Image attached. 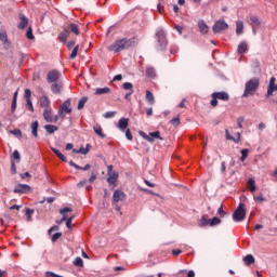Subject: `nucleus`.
Returning a JSON list of instances; mask_svg holds the SVG:
<instances>
[{"mask_svg": "<svg viewBox=\"0 0 277 277\" xmlns=\"http://www.w3.org/2000/svg\"><path fill=\"white\" fill-rule=\"evenodd\" d=\"M237 52L239 53V55H243V53H248V43L246 41L240 42L237 48Z\"/></svg>", "mask_w": 277, "mask_h": 277, "instance_id": "nucleus-22", "label": "nucleus"}, {"mask_svg": "<svg viewBox=\"0 0 277 277\" xmlns=\"http://www.w3.org/2000/svg\"><path fill=\"white\" fill-rule=\"evenodd\" d=\"M38 127H39L38 121L32 122L30 126L31 134L34 135V137H38Z\"/></svg>", "mask_w": 277, "mask_h": 277, "instance_id": "nucleus-28", "label": "nucleus"}, {"mask_svg": "<svg viewBox=\"0 0 277 277\" xmlns=\"http://www.w3.org/2000/svg\"><path fill=\"white\" fill-rule=\"evenodd\" d=\"M26 38H27L28 40H34V38H36V37L34 36V30H31V27H29V28L27 29V31H26Z\"/></svg>", "mask_w": 277, "mask_h": 277, "instance_id": "nucleus-44", "label": "nucleus"}, {"mask_svg": "<svg viewBox=\"0 0 277 277\" xmlns=\"http://www.w3.org/2000/svg\"><path fill=\"white\" fill-rule=\"evenodd\" d=\"M40 107L43 109H51V100L49 96L43 95L39 98Z\"/></svg>", "mask_w": 277, "mask_h": 277, "instance_id": "nucleus-14", "label": "nucleus"}, {"mask_svg": "<svg viewBox=\"0 0 277 277\" xmlns=\"http://www.w3.org/2000/svg\"><path fill=\"white\" fill-rule=\"evenodd\" d=\"M247 187L249 192H251V194H254V192H256V182L254 181V179L250 177L248 180Z\"/></svg>", "mask_w": 277, "mask_h": 277, "instance_id": "nucleus-21", "label": "nucleus"}, {"mask_svg": "<svg viewBox=\"0 0 277 277\" xmlns=\"http://www.w3.org/2000/svg\"><path fill=\"white\" fill-rule=\"evenodd\" d=\"M226 29H228V24L224 21H217L212 27L214 34H222Z\"/></svg>", "mask_w": 277, "mask_h": 277, "instance_id": "nucleus-10", "label": "nucleus"}, {"mask_svg": "<svg viewBox=\"0 0 277 277\" xmlns=\"http://www.w3.org/2000/svg\"><path fill=\"white\" fill-rule=\"evenodd\" d=\"M107 170H108L107 183H109V185H116V183H118V172L114 171V164H109L107 167Z\"/></svg>", "mask_w": 277, "mask_h": 277, "instance_id": "nucleus-9", "label": "nucleus"}, {"mask_svg": "<svg viewBox=\"0 0 277 277\" xmlns=\"http://www.w3.org/2000/svg\"><path fill=\"white\" fill-rule=\"evenodd\" d=\"M133 47H137V38H121L113 42L108 47V51H110V53H120L127 51V49H132Z\"/></svg>", "mask_w": 277, "mask_h": 277, "instance_id": "nucleus-1", "label": "nucleus"}, {"mask_svg": "<svg viewBox=\"0 0 277 277\" xmlns=\"http://www.w3.org/2000/svg\"><path fill=\"white\" fill-rule=\"evenodd\" d=\"M138 133L143 140H146V142H150L151 144L155 142V140H160L163 142V137H161V132L159 131L150 132L149 134H146L144 131H140Z\"/></svg>", "mask_w": 277, "mask_h": 277, "instance_id": "nucleus-6", "label": "nucleus"}, {"mask_svg": "<svg viewBox=\"0 0 277 277\" xmlns=\"http://www.w3.org/2000/svg\"><path fill=\"white\" fill-rule=\"evenodd\" d=\"M26 108L28 109V111L34 113V103L31 102V100H26Z\"/></svg>", "mask_w": 277, "mask_h": 277, "instance_id": "nucleus-46", "label": "nucleus"}, {"mask_svg": "<svg viewBox=\"0 0 277 277\" xmlns=\"http://www.w3.org/2000/svg\"><path fill=\"white\" fill-rule=\"evenodd\" d=\"M123 90H133V83L131 82H124L123 85H122Z\"/></svg>", "mask_w": 277, "mask_h": 277, "instance_id": "nucleus-49", "label": "nucleus"}, {"mask_svg": "<svg viewBox=\"0 0 277 277\" xmlns=\"http://www.w3.org/2000/svg\"><path fill=\"white\" fill-rule=\"evenodd\" d=\"M19 24H18V29H25L29 25V18L25 16V14H19Z\"/></svg>", "mask_w": 277, "mask_h": 277, "instance_id": "nucleus-17", "label": "nucleus"}, {"mask_svg": "<svg viewBox=\"0 0 277 277\" xmlns=\"http://www.w3.org/2000/svg\"><path fill=\"white\" fill-rule=\"evenodd\" d=\"M34 212H35L34 209H30V208L26 209V213L25 214H26L28 221L31 220V214Z\"/></svg>", "mask_w": 277, "mask_h": 277, "instance_id": "nucleus-53", "label": "nucleus"}, {"mask_svg": "<svg viewBox=\"0 0 277 277\" xmlns=\"http://www.w3.org/2000/svg\"><path fill=\"white\" fill-rule=\"evenodd\" d=\"M0 40L3 44H10V40H8V31H5V29L0 31Z\"/></svg>", "mask_w": 277, "mask_h": 277, "instance_id": "nucleus-26", "label": "nucleus"}, {"mask_svg": "<svg viewBox=\"0 0 277 277\" xmlns=\"http://www.w3.org/2000/svg\"><path fill=\"white\" fill-rule=\"evenodd\" d=\"M217 215H220L221 217H224V215H226V211H224V206H221L217 209Z\"/></svg>", "mask_w": 277, "mask_h": 277, "instance_id": "nucleus-52", "label": "nucleus"}, {"mask_svg": "<svg viewBox=\"0 0 277 277\" xmlns=\"http://www.w3.org/2000/svg\"><path fill=\"white\" fill-rule=\"evenodd\" d=\"M10 133L15 135V137H23V132L19 129L11 130Z\"/></svg>", "mask_w": 277, "mask_h": 277, "instance_id": "nucleus-43", "label": "nucleus"}, {"mask_svg": "<svg viewBox=\"0 0 277 277\" xmlns=\"http://www.w3.org/2000/svg\"><path fill=\"white\" fill-rule=\"evenodd\" d=\"M171 124H173V127H179L181 124V119L179 117L173 118Z\"/></svg>", "mask_w": 277, "mask_h": 277, "instance_id": "nucleus-51", "label": "nucleus"}, {"mask_svg": "<svg viewBox=\"0 0 277 277\" xmlns=\"http://www.w3.org/2000/svg\"><path fill=\"white\" fill-rule=\"evenodd\" d=\"M129 127V119L121 118L119 119L117 123V129H120V131H124Z\"/></svg>", "mask_w": 277, "mask_h": 277, "instance_id": "nucleus-19", "label": "nucleus"}, {"mask_svg": "<svg viewBox=\"0 0 277 277\" xmlns=\"http://www.w3.org/2000/svg\"><path fill=\"white\" fill-rule=\"evenodd\" d=\"M156 39L158 42L156 45L157 51H166V49H168V40L166 39V31L158 30L156 32Z\"/></svg>", "mask_w": 277, "mask_h": 277, "instance_id": "nucleus-4", "label": "nucleus"}, {"mask_svg": "<svg viewBox=\"0 0 277 277\" xmlns=\"http://www.w3.org/2000/svg\"><path fill=\"white\" fill-rule=\"evenodd\" d=\"M78 153H80V155H88V153H90V148L80 147Z\"/></svg>", "mask_w": 277, "mask_h": 277, "instance_id": "nucleus-56", "label": "nucleus"}, {"mask_svg": "<svg viewBox=\"0 0 277 277\" xmlns=\"http://www.w3.org/2000/svg\"><path fill=\"white\" fill-rule=\"evenodd\" d=\"M116 116V111H107L104 115V118H114Z\"/></svg>", "mask_w": 277, "mask_h": 277, "instance_id": "nucleus-60", "label": "nucleus"}, {"mask_svg": "<svg viewBox=\"0 0 277 277\" xmlns=\"http://www.w3.org/2000/svg\"><path fill=\"white\" fill-rule=\"evenodd\" d=\"M146 75H147V77H149L150 79H154V77H155V70H147V71H146Z\"/></svg>", "mask_w": 277, "mask_h": 277, "instance_id": "nucleus-61", "label": "nucleus"}, {"mask_svg": "<svg viewBox=\"0 0 277 277\" xmlns=\"http://www.w3.org/2000/svg\"><path fill=\"white\" fill-rule=\"evenodd\" d=\"M249 23L253 29V34H256V29L254 27H261V19L256 16H251Z\"/></svg>", "mask_w": 277, "mask_h": 277, "instance_id": "nucleus-16", "label": "nucleus"}, {"mask_svg": "<svg viewBox=\"0 0 277 277\" xmlns=\"http://www.w3.org/2000/svg\"><path fill=\"white\" fill-rule=\"evenodd\" d=\"M44 130L47 131V133H49V135H52V133H55V131H60V128L54 124H45Z\"/></svg>", "mask_w": 277, "mask_h": 277, "instance_id": "nucleus-25", "label": "nucleus"}, {"mask_svg": "<svg viewBox=\"0 0 277 277\" xmlns=\"http://www.w3.org/2000/svg\"><path fill=\"white\" fill-rule=\"evenodd\" d=\"M198 27L200 34H209V26H207V23H205V21H199Z\"/></svg>", "mask_w": 277, "mask_h": 277, "instance_id": "nucleus-24", "label": "nucleus"}, {"mask_svg": "<svg viewBox=\"0 0 277 277\" xmlns=\"http://www.w3.org/2000/svg\"><path fill=\"white\" fill-rule=\"evenodd\" d=\"M72 220H75V216H70V217H67L65 221H66V226L67 228H72Z\"/></svg>", "mask_w": 277, "mask_h": 277, "instance_id": "nucleus-48", "label": "nucleus"}, {"mask_svg": "<svg viewBox=\"0 0 277 277\" xmlns=\"http://www.w3.org/2000/svg\"><path fill=\"white\" fill-rule=\"evenodd\" d=\"M66 114H72V108L70 107V98L66 100L58 109V118H66Z\"/></svg>", "mask_w": 277, "mask_h": 277, "instance_id": "nucleus-7", "label": "nucleus"}, {"mask_svg": "<svg viewBox=\"0 0 277 277\" xmlns=\"http://www.w3.org/2000/svg\"><path fill=\"white\" fill-rule=\"evenodd\" d=\"M234 222H243L246 220V205L239 203L237 209L233 213Z\"/></svg>", "mask_w": 277, "mask_h": 277, "instance_id": "nucleus-5", "label": "nucleus"}, {"mask_svg": "<svg viewBox=\"0 0 277 277\" xmlns=\"http://www.w3.org/2000/svg\"><path fill=\"white\" fill-rule=\"evenodd\" d=\"M96 176H97L96 172H95V171H92L91 176H90V179L88 180L89 183H94V181H96Z\"/></svg>", "mask_w": 277, "mask_h": 277, "instance_id": "nucleus-55", "label": "nucleus"}, {"mask_svg": "<svg viewBox=\"0 0 277 277\" xmlns=\"http://www.w3.org/2000/svg\"><path fill=\"white\" fill-rule=\"evenodd\" d=\"M126 137L129 140V142H133V134L131 133V130H126Z\"/></svg>", "mask_w": 277, "mask_h": 277, "instance_id": "nucleus-50", "label": "nucleus"}, {"mask_svg": "<svg viewBox=\"0 0 277 277\" xmlns=\"http://www.w3.org/2000/svg\"><path fill=\"white\" fill-rule=\"evenodd\" d=\"M88 103V97H82L78 103V109H83L85 107V104Z\"/></svg>", "mask_w": 277, "mask_h": 277, "instance_id": "nucleus-41", "label": "nucleus"}, {"mask_svg": "<svg viewBox=\"0 0 277 277\" xmlns=\"http://www.w3.org/2000/svg\"><path fill=\"white\" fill-rule=\"evenodd\" d=\"M255 202L259 201V202H265V197H263V194L256 196V197H253Z\"/></svg>", "mask_w": 277, "mask_h": 277, "instance_id": "nucleus-58", "label": "nucleus"}, {"mask_svg": "<svg viewBox=\"0 0 277 277\" xmlns=\"http://www.w3.org/2000/svg\"><path fill=\"white\" fill-rule=\"evenodd\" d=\"M43 118L45 122H57L60 120V115L53 116V108H44Z\"/></svg>", "mask_w": 277, "mask_h": 277, "instance_id": "nucleus-8", "label": "nucleus"}, {"mask_svg": "<svg viewBox=\"0 0 277 277\" xmlns=\"http://www.w3.org/2000/svg\"><path fill=\"white\" fill-rule=\"evenodd\" d=\"M174 29H176V31L180 34V36H181V34H183V26L175 25Z\"/></svg>", "mask_w": 277, "mask_h": 277, "instance_id": "nucleus-63", "label": "nucleus"}, {"mask_svg": "<svg viewBox=\"0 0 277 277\" xmlns=\"http://www.w3.org/2000/svg\"><path fill=\"white\" fill-rule=\"evenodd\" d=\"M69 166H71V168H75L76 170H82L84 172L90 170V168H92L91 164H85L84 167H80L79 164L75 163V161L72 160L69 161Z\"/></svg>", "mask_w": 277, "mask_h": 277, "instance_id": "nucleus-23", "label": "nucleus"}, {"mask_svg": "<svg viewBox=\"0 0 277 277\" xmlns=\"http://www.w3.org/2000/svg\"><path fill=\"white\" fill-rule=\"evenodd\" d=\"M236 34L237 36H241V34H243V22L238 21L236 23Z\"/></svg>", "mask_w": 277, "mask_h": 277, "instance_id": "nucleus-31", "label": "nucleus"}, {"mask_svg": "<svg viewBox=\"0 0 277 277\" xmlns=\"http://www.w3.org/2000/svg\"><path fill=\"white\" fill-rule=\"evenodd\" d=\"M12 159H14V161H21V153H18V150H14Z\"/></svg>", "mask_w": 277, "mask_h": 277, "instance_id": "nucleus-47", "label": "nucleus"}, {"mask_svg": "<svg viewBox=\"0 0 277 277\" xmlns=\"http://www.w3.org/2000/svg\"><path fill=\"white\" fill-rule=\"evenodd\" d=\"M199 226H211V219H207L206 215L201 216Z\"/></svg>", "mask_w": 277, "mask_h": 277, "instance_id": "nucleus-29", "label": "nucleus"}, {"mask_svg": "<svg viewBox=\"0 0 277 277\" xmlns=\"http://www.w3.org/2000/svg\"><path fill=\"white\" fill-rule=\"evenodd\" d=\"M47 79H48V83H56L60 79V71L57 70L49 71Z\"/></svg>", "mask_w": 277, "mask_h": 277, "instance_id": "nucleus-13", "label": "nucleus"}, {"mask_svg": "<svg viewBox=\"0 0 277 277\" xmlns=\"http://www.w3.org/2000/svg\"><path fill=\"white\" fill-rule=\"evenodd\" d=\"M237 124L239 129H243V117H239L237 119Z\"/></svg>", "mask_w": 277, "mask_h": 277, "instance_id": "nucleus-59", "label": "nucleus"}, {"mask_svg": "<svg viewBox=\"0 0 277 277\" xmlns=\"http://www.w3.org/2000/svg\"><path fill=\"white\" fill-rule=\"evenodd\" d=\"M18 98V92H15L13 95V101H12V105H11V111L12 114H14V111H16V101Z\"/></svg>", "mask_w": 277, "mask_h": 277, "instance_id": "nucleus-34", "label": "nucleus"}, {"mask_svg": "<svg viewBox=\"0 0 277 277\" xmlns=\"http://www.w3.org/2000/svg\"><path fill=\"white\" fill-rule=\"evenodd\" d=\"M274 92H277V84H268L267 94L266 96H272Z\"/></svg>", "mask_w": 277, "mask_h": 277, "instance_id": "nucleus-35", "label": "nucleus"}, {"mask_svg": "<svg viewBox=\"0 0 277 277\" xmlns=\"http://www.w3.org/2000/svg\"><path fill=\"white\" fill-rule=\"evenodd\" d=\"M25 98L26 101H31V90L25 89Z\"/></svg>", "mask_w": 277, "mask_h": 277, "instance_id": "nucleus-54", "label": "nucleus"}, {"mask_svg": "<svg viewBox=\"0 0 277 277\" xmlns=\"http://www.w3.org/2000/svg\"><path fill=\"white\" fill-rule=\"evenodd\" d=\"M123 200H127V194L120 189L115 190L113 195V202H122Z\"/></svg>", "mask_w": 277, "mask_h": 277, "instance_id": "nucleus-12", "label": "nucleus"}, {"mask_svg": "<svg viewBox=\"0 0 277 277\" xmlns=\"http://www.w3.org/2000/svg\"><path fill=\"white\" fill-rule=\"evenodd\" d=\"M225 133H226V140H233V142H237V143H239L240 140H241V134H240V133L237 134L238 140H235V137H233V136L228 133V130H225Z\"/></svg>", "mask_w": 277, "mask_h": 277, "instance_id": "nucleus-37", "label": "nucleus"}, {"mask_svg": "<svg viewBox=\"0 0 277 277\" xmlns=\"http://www.w3.org/2000/svg\"><path fill=\"white\" fill-rule=\"evenodd\" d=\"M88 183V180H82L77 184V187H85V184Z\"/></svg>", "mask_w": 277, "mask_h": 277, "instance_id": "nucleus-62", "label": "nucleus"}, {"mask_svg": "<svg viewBox=\"0 0 277 277\" xmlns=\"http://www.w3.org/2000/svg\"><path fill=\"white\" fill-rule=\"evenodd\" d=\"M260 83L261 82L256 77L248 80L245 84V92L242 96H245V98H248V96H254V94H256V91L259 90Z\"/></svg>", "mask_w": 277, "mask_h": 277, "instance_id": "nucleus-2", "label": "nucleus"}, {"mask_svg": "<svg viewBox=\"0 0 277 277\" xmlns=\"http://www.w3.org/2000/svg\"><path fill=\"white\" fill-rule=\"evenodd\" d=\"M52 151L56 155V157H58V159H61V161H64L66 163V161H68V159H66V156H64V154H62V151H60L56 148H52Z\"/></svg>", "mask_w": 277, "mask_h": 277, "instance_id": "nucleus-32", "label": "nucleus"}, {"mask_svg": "<svg viewBox=\"0 0 277 277\" xmlns=\"http://www.w3.org/2000/svg\"><path fill=\"white\" fill-rule=\"evenodd\" d=\"M72 211L71 208L65 207L63 209L60 210L61 215H63V217L60 221H56V224H62L64 222H66V220H68V215H66V213H70Z\"/></svg>", "mask_w": 277, "mask_h": 277, "instance_id": "nucleus-15", "label": "nucleus"}, {"mask_svg": "<svg viewBox=\"0 0 277 277\" xmlns=\"http://www.w3.org/2000/svg\"><path fill=\"white\" fill-rule=\"evenodd\" d=\"M109 92H111V89H109V87L106 88H97L95 91L96 95H101V94H109Z\"/></svg>", "mask_w": 277, "mask_h": 277, "instance_id": "nucleus-30", "label": "nucleus"}, {"mask_svg": "<svg viewBox=\"0 0 277 277\" xmlns=\"http://www.w3.org/2000/svg\"><path fill=\"white\" fill-rule=\"evenodd\" d=\"M211 97L212 100L210 105L212 107H217V101H223L224 103H228V101H230V97L226 91L214 92L212 93Z\"/></svg>", "mask_w": 277, "mask_h": 277, "instance_id": "nucleus-3", "label": "nucleus"}, {"mask_svg": "<svg viewBox=\"0 0 277 277\" xmlns=\"http://www.w3.org/2000/svg\"><path fill=\"white\" fill-rule=\"evenodd\" d=\"M79 53V45H76L74 48V50L71 51V54H70V60H75V57H77V54Z\"/></svg>", "mask_w": 277, "mask_h": 277, "instance_id": "nucleus-45", "label": "nucleus"}, {"mask_svg": "<svg viewBox=\"0 0 277 277\" xmlns=\"http://www.w3.org/2000/svg\"><path fill=\"white\" fill-rule=\"evenodd\" d=\"M243 261L247 265H252V263H254V256L252 254H248L243 258Z\"/></svg>", "mask_w": 277, "mask_h": 277, "instance_id": "nucleus-38", "label": "nucleus"}, {"mask_svg": "<svg viewBox=\"0 0 277 277\" xmlns=\"http://www.w3.org/2000/svg\"><path fill=\"white\" fill-rule=\"evenodd\" d=\"M217 224H222V220H220V217L214 216L213 219H210V226H217Z\"/></svg>", "mask_w": 277, "mask_h": 277, "instance_id": "nucleus-39", "label": "nucleus"}, {"mask_svg": "<svg viewBox=\"0 0 277 277\" xmlns=\"http://www.w3.org/2000/svg\"><path fill=\"white\" fill-rule=\"evenodd\" d=\"M93 131L96 133V135H100V137L105 138V134L103 133V128H101V126H94Z\"/></svg>", "mask_w": 277, "mask_h": 277, "instance_id": "nucleus-33", "label": "nucleus"}, {"mask_svg": "<svg viewBox=\"0 0 277 277\" xmlns=\"http://www.w3.org/2000/svg\"><path fill=\"white\" fill-rule=\"evenodd\" d=\"M145 98H146L147 103H149L150 105L155 104V95L153 94V92L146 91Z\"/></svg>", "mask_w": 277, "mask_h": 277, "instance_id": "nucleus-27", "label": "nucleus"}, {"mask_svg": "<svg viewBox=\"0 0 277 277\" xmlns=\"http://www.w3.org/2000/svg\"><path fill=\"white\" fill-rule=\"evenodd\" d=\"M13 192L14 194H31V186L27 184H17Z\"/></svg>", "mask_w": 277, "mask_h": 277, "instance_id": "nucleus-11", "label": "nucleus"}, {"mask_svg": "<svg viewBox=\"0 0 277 277\" xmlns=\"http://www.w3.org/2000/svg\"><path fill=\"white\" fill-rule=\"evenodd\" d=\"M51 90H52V92H53L54 94H60V92L62 91V89L60 88V84H57V83H53V84L51 85Z\"/></svg>", "mask_w": 277, "mask_h": 277, "instance_id": "nucleus-40", "label": "nucleus"}, {"mask_svg": "<svg viewBox=\"0 0 277 277\" xmlns=\"http://www.w3.org/2000/svg\"><path fill=\"white\" fill-rule=\"evenodd\" d=\"M68 29V34H75V36H79V25L71 23L65 27Z\"/></svg>", "mask_w": 277, "mask_h": 277, "instance_id": "nucleus-18", "label": "nucleus"}, {"mask_svg": "<svg viewBox=\"0 0 277 277\" xmlns=\"http://www.w3.org/2000/svg\"><path fill=\"white\" fill-rule=\"evenodd\" d=\"M74 265L76 267H83V259L81 258H76L75 261H74Z\"/></svg>", "mask_w": 277, "mask_h": 277, "instance_id": "nucleus-42", "label": "nucleus"}, {"mask_svg": "<svg viewBox=\"0 0 277 277\" xmlns=\"http://www.w3.org/2000/svg\"><path fill=\"white\" fill-rule=\"evenodd\" d=\"M241 157H240V161H246V159H248V155L250 154V149L245 148L241 151Z\"/></svg>", "mask_w": 277, "mask_h": 277, "instance_id": "nucleus-36", "label": "nucleus"}, {"mask_svg": "<svg viewBox=\"0 0 277 277\" xmlns=\"http://www.w3.org/2000/svg\"><path fill=\"white\" fill-rule=\"evenodd\" d=\"M53 230H60V226H57V225H54V226H52L50 229H49V235H51V233H53Z\"/></svg>", "mask_w": 277, "mask_h": 277, "instance_id": "nucleus-64", "label": "nucleus"}, {"mask_svg": "<svg viewBox=\"0 0 277 277\" xmlns=\"http://www.w3.org/2000/svg\"><path fill=\"white\" fill-rule=\"evenodd\" d=\"M62 237V233H55L53 236H52V241L53 243H55V241H57V239H60Z\"/></svg>", "mask_w": 277, "mask_h": 277, "instance_id": "nucleus-57", "label": "nucleus"}, {"mask_svg": "<svg viewBox=\"0 0 277 277\" xmlns=\"http://www.w3.org/2000/svg\"><path fill=\"white\" fill-rule=\"evenodd\" d=\"M69 36H70V32H68V28H64V31L58 35L60 42H63V44H66V41L68 40Z\"/></svg>", "mask_w": 277, "mask_h": 277, "instance_id": "nucleus-20", "label": "nucleus"}]
</instances>
